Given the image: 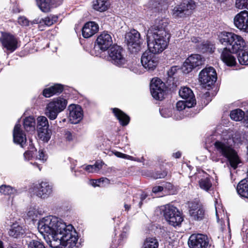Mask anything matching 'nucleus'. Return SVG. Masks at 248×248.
<instances>
[{
	"mask_svg": "<svg viewBox=\"0 0 248 248\" xmlns=\"http://www.w3.org/2000/svg\"><path fill=\"white\" fill-rule=\"evenodd\" d=\"M38 229L47 244L52 248H76L78 235L71 224L67 225L55 216L42 218L38 223Z\"/></svg>",
	"mask_w": 248,
	"mask_h": 248,
	"instance_id": "obj_1",
	"label": "nucleus"
},
{
	"mask_svg": "<svg viewBox=\"0 0 248 248\" xmlns=\"http://www.w3.org/2000/svg\"><path fill=\"white\" fill-rule=\"evenodd\" d=\"M242 141L241 135L238 132L229 130L223 132L219 139L213 143L214 152L211 154L210 158L215 162H218L221 157L227 159L233 169H235L240 163V159L234 149V145Z\"/></svg>",
	"mask_w": 248,
	"mask_h": 248,
	"instance_id": "obj_2",
	"label": "nucleus"
},
{
	"mask_svg": "<svg viewBox=\"0 0 248 248\" xmlns=\"http://www.w3.org/2000/svg\"><path fill=\"white\" fill-rule=\"evenodd\" d=\"M170 35L169 32L164 31L158 33L148 31L147 42L149 50L154 54H159L168 46Z\"/></svg>",
	"mask_w": 248,
	"mask_h": 248,
	"instance_id": "obj_3",
	"label": "nucleus"
},
{
	"mask_svg": "<svg viewBox=\"0 0 248 248\" xmlns=\"http://www.w3.org/2000/svg\"><path fill=\"white\" fill-rule=\"evenodd\" d=\"M246 46V43L243 37L234 33L230 46L222 50L220 55L221 60L229 66H234L236 61L232 53L243 50Z\"/></svg>",
	"mask_w": 248,
	"mask_h": 248,
	"instance_id": "obj_4",
	"label": "nucleus"
},
{
	"mask_svg": "<svg viewBox=\"0 0 248 248\" xmlns=\"http://www.w3.org/2000/svg\"><path fill=\"white\" fill-rule=\"evenodd\" d=\"M159 210L166 221L172 226H178L183 220L181 213L171 204H167L161 206Z\"/></svg>",
	"mask_w": 248,
	"mask_h": 248,
	"instance_id": "obj_5",
	"label": "nucleus"
},
{
	"mask_svg": "<svg viewBox=\"0 0 248 248\" xmlns=\"http://www.w3.org/2000/svg\"><path fill=\"white\" fill-rule=\"evenodd\" d=\"M67 104V100L62 97H59L53 99L46 107V116L50 120H55L58 114L65 108Z\"/></svg>",
	"mask_w": 248,
	"mask_h": 248,
	"instance_id": "obj_6",
	"label": "nucleus"
},
{
	"mask_svg": "<svg viewBox=\"0 0 248 248\" xmlns=\"http://www.w3.org/2000/svg\"><path fill=\"white\" fill-rule=\"evenodd\" d=\"M108 60L118 67H126L128 60L123 48L118 46H114L108 51Z\"/></svg>",
	"mask_w": 248,
	"mask_h": 248,
	"instance_id": "obj_7",
	"label": "nucleus"
},
{
	"mask_svg": "<svg viewBox=\"0 0 248 248\" xmlns=\"http://www.w3.org/2000/svg\"><path fill=\"white\" fill-rule=\"evenodd\" d=\"M195 8V4L193 1H187L174 7L171 14L175 19L183 18L191 15Z\"/></svg>",
	"mask_w": 248,
	"mask_h": 248,
	"instance_id": "obj_8",
	"label": "nucleus"
},
{
	"mask_svg": "<svg viewBox=\"0 0 248 248\" xmlns=\"http://www.w3.org/2000/svg\"><path fill=\"white\" fill-rule=\"evenodd\" d=\"M128 49L132 53H136L141 49V40L140 33L133 30L127 33L125 35Z\"/></svg>",
	"mask_w": 248,
	"mask_h": 248,
	"instance_id": "obj_9",
	"label": "nucleus"
},
{
	"mask_svg": "<svg viewBox=\"0 0 248 248\" xmlns=\"http://www.w3.org/2000/svg\"><path fill=\"white\" fill-rule=\"evenodd\" d=\"M112 40L111 35L107 32L100 34L96 40V45L94 47L96 56L101 57V52L106 51L112 45Z\"/></svg>",
	"mask_w": 248,
	"mask_h": 248,
	"instance_id": "obj_10",
	"label": "nucleus"
},
{
	"mask_svg": "<svg viewBox=\"0 0 248 248\" xmlns=\"http://www.w3.org/2000/svg\"><path fill=\"white\" fill-rule=\"evenodd\" d=\"M217 79V75L215 69L212 67H206L199 73V79L201 83L206 88L210 87Z\"/></svg>",
	"mask_w": 248,
	"mask_h": 248,
	"instance_id": "obj_11",
	"label": "nucleus"
},
{
	"mask_svg": "<svg viewBox=\"0 0 248 248\" xmlns=\"http://www.w3.org/2000/svg\"><path fill=\"white\" fill-rule=\"evenodd\" d=\"M204 62V59L201 55L192 54L184 62L182 67L183 72L189 73L193 69L202 65Z\"/></svg>",
	"mask_w": 248,
	"mask_h": 248,
	"instance_id": "obj_12",
	"label": "nucleus"
},
{
	"mask_svg": "<svg viewBox=\"0 0 248 248\" xmlns=\"http://www.w3.org/2000/svg\"><path fill=\"white\" fill-rule=\"evenodd\" d=\"M151 93L153 97L156 100L164 98L165 93V85L158 78L152 79L150 84Z\"/></svg>",
	"mask_w": 248,
	"mask_h": 248,
	"instance_id": "obj_13",
	"label": "nucleus"
},
{
	"mask_svg": "<svg viewBox=\"0 0 248 248\" xmlns=\"http://www.w3.org/2000/svg\"><path fill=\"white\" fill-rule=\"evenodd\" d=\"M188 244L190 248H207L209 245L208 238L201 233L192 234L189 238Z\"/></svg>",
	"mask_w": 248,
	"mask_h": 248,
	"instance_id": "obj_14",
	"label": "nucleus"
},
{
	"mask_svg": "<svg viewBox=\"0 0 248 248\" xmlns=\"http://www.w3.org/2000/svg\"><path fill=\"white\" fill-rule=\"evenodd\" d=\"M166 13L167 11H166L164 12L163 14L158 13L157 17L155 20L154 24L148 31L155 33L163 31L165 32H168L166 28L169 23V19L166 17Z\"/></svg>",
	"mask_w": 248,
	"mask_h": 248,
	"instance_id": "obj_15",
	"label": "nucleus"
},
{
	"mask_svg": "<svg viewBox=\"0 0 248 248\" xmlns=\"http://www.w3.org/2000/svg\"><path fill=\"white\" fill-rule=\"evenodd\" d=\"M152 52H144L141 58V62L145 69L148 70L153 71L156 67L158 63V59Z\"/></svg>",
	"mask_w": 248,
	"mask_h": 248,
	"instance_id": "obj_16",
	"label": "nucleus"
},
{
	"mask_svg": "<svg viewBox=\"0 0 248 248\" xmlns=\"http://www.w3.org/2000/svg\"><path fill=\"white\" fill-rule=\"evenodd\" d=\"M32 192L38 197L46 199L52 193V186L48 182H41L34 186Z\"/></svg>",
	"mask_w": 248,
	"mask_h": 248,
	"instance_id": "obj_17",
	"label": "nucleus"
},
{
	"mask_svg": "<svg viewBox=\"0 0 248 248\" xmlns=\"http://www.w3.org/2000/svg\"><path fill=\"white\" fill-rule=\"evenodd\" d=\"M233 23L238 29L248 33V11L244 10L236 14Z\"/></svg>",
	"mask_w": 248,
	"mask_h": 248,
	"instance_id": "obj_18",
	"label": "nucleus"
},
{
	"mask_svg": "<svg viewBox=\"0 0 248 248\" xmlns=\"http://www.w3.org/2000/svg\"><path fill=\"white\" fill-rule=\"evenodd\" d=\"M189 213L191 218L195 220H201L204 217L205 213L202 206L198 201L189 202Z\"/></svg>",
	"mask_w": 248,
	"mask_h": 248,
	"instance_id": "obj_19",
	"label": "nucleus"
},
{
	"mask_svg": "<svg viewBox=\"0 0 248 248\" xmlns=\"http://www.w3.org/2000/svg\"><path fill=\"white\" fill-rule=\"evenodd\" d=\"M69 120L71 123H78L83 118V112L81 107L78 105L72 104L68 107Z\"/></svg>",
	"mask_w": 248,
	"mask_h": 248,
	"instance_id": "obj_20",
	"label": "nucleus"
},
{
	"mask_svg": "<svg viewBox=\"0 0 248 248\" xmlns=\"http://www.w3.org/2000/svg\"><path fill=\"white\" fill-rule=\"evenodd\" d=\"M2 46L7 50L14 51L17 48V42L15 37L9 33H2L0 39Z\"/></svg>",
	"mask_w": 248,
	"mask_h": 248,
	"instance_id": "obj_21",
	"label": "nucleus"
},
{
	"mask_svg": "<svg viewBox=\"0 0 248 248\" xmlns=\"http://www.w3.org/2000/svg\"><path fill=\"white\" fill-rule=\"evenodd\" d=\"M99 30L98 25L93 21L85 24L82 30V35L84 38H90L95 34Z\"/></svg>",
	"mask_w": 248,
	"mask_h": 248,
	"instance_id": "obj_22",
	"label": "nucleus"
},
{
	"mask_svg": "<svg viewBox=\"0 0 248 248\" xmlns=\"http://www.w3.org/2000/svg\"><path fill=\"white\" fill-rule=\"evenodd\" d=\"M180 96L188 101V106H194L196 105V99L192 91L189 88L184 87L181 88L179 92Z\"/></svg>",
	"mask_w": 248,
	"mask_h": 248,
	"instance_id": "obj_23",
	"label": "nucleus"
},
{
	"mask_svg": "<svg viewBox=\"0 0 248 248\" xmlns=\"http://www.w3.org/2000/svg\"><path fill=\"white\" fill-rule=\"evenodd\" d=\"M13 139L15 143L23 147L26 142V137L20 128V125L16 124L13 130Z\"/></svg>",
	"mask_w": 248,
	"mask_h": 248,
	"instance_id": "obj_24",
	"label": "nucleus"
},
{
	"mask_svg": "<svg viewBox=\"0 0 248 248\" xmlns=\"http://www.w3.org/2000/svg\"><path fill=\"white\" fill-rule=\"evenodd\" d=\"M234 33L231 32L222 31L218 34V39L220 43L228 47L232 40Z\"/></svg>",
	"mask_w": 248,
	"mask_h": 248,
	"instance_id": "obj_25",
	"label": "nucleus"
},
{
	"mask_svg": "<svg viewBox=\"0 0 248 248\" xmlns=\"http://www.w3.org/2000/svg\"><path fill=\"white\" fill-rule=\"evenodd\" d=\"M26 228L17 223L13 224L9 231V234L13 237L22 236L25 233Z\"/></svg>",
	"mask_w": 248,
	"mask_h": 248,
	"instance_id": "obj_26",
	"label": "nucleus"
},
{
	"mask_svg": "<svg viewBox=\"0 0 248 248\" xmlns=\"http://www.w3.org/2000/svg\"><path fill=\"white\" fill-rule=\"evenodd\" d=\"M62 91L63 86L61 84H56L49 88L45 89L43 93L46 97H50L55 94L60 93Z\"/></svg>",
	"mask_w": 248,
	"mask_h": 248,
	"instance_id": "obj_27",
	"label": "nucleus"
},
{
	"mask_svg": "<svg viewBox=\"0 0 248 248\" xmlns=\"http://www.w3.org/2000/svg\"><path fill=\"white\" fill-rule=\"evenodd\" d=\"M113 112L117 119L119 121L120 124L123 126L127 125L130 121L129 117L120 109L114 108L112 109Z\"/></svg>",
	"mask_w": 248,
	"mask_h": 248,
	"instance_id": "obj_28",
	"label": "nucleus"
},
{
	"mask_svg": "<svg viewBox=\"0 0 248 248\" xmlns=\"http://www.w3.org/2000/svg\"><path fill=\"white\" fill-rule=\"evenodd\" d=\"M237 191L241 197L248 198V178L239 183L237 186Z\"/></svg>",
	"mask_w": 248,
	"mask_h": 248,
	"instance_id": "obj_29",
	"label": "nucleus"
},
{
	"mask_svg": "<svg viewBox=\"0 0 248 248\" xmlns=\"http://www.w3.org/2000/svg\"><path fill=\"white\" fill-rule=\"evenodd\" d=\"M36 1L38 7L43 12H49L52 8V0H36Z\"/></svg>",
	"mask_w": 248,
	"mask_h": 248,
	"instance_id": "obj_30",
	"label": "nucleus"
},
{
	"mask_svg": "<svg viewBox=\"0 0 248 248\" xmlns=\"http://www.w3.org/2000/svg\"><path fill=\"white\" fill-rule=\"evenodd\" d=\"M109 6L107 0H94L93 2V8L99 12L106 11Z\"/></svg>",
	"mask_w": 248,
	"mask_h": 248,
	"instance_id": "obj_31",
	"label": "nucleus"
},
{
	"mask_svg": "<svg viewBox=\"0 0 248 248\" xmlns=\"http://www.w3.org/2000/svg\"><path fill=\"white\" fill-rule=\"evenodd\" d=\"M23 125L28 132H34L35 129V121L33 117H28L24 119Z\"/></svg>",
	"mask_w": 248,
	"mask_h": 248,
	"instance_id": "obj_32",
	"label": "nucleus"
},
{
	"mask_svg": "<svg viewBox=\"0 0 248 248\" xmlns=\"http://www.w3.org/2000/svg\"><path fill=\"white\" fill-rule=\"evenodd\" d=\"M215 209L217 220L218 221L219 218H220V219H223L226 217L228 221V225L229 226L228 217L226 215L222 205L216 202L215 205Z\"/></svg>",
	"mask_w": 248,
	"mask_h": 248,
	"instance_id": "obj_33",
	"label": "nucleus"
},
{
	"mask_svg": "<svg viewBox=\"0 0 248 248\" xmlns=\"http://www.w3.org/2000/svg\"><path fill=\"white\" fill-rule=\"evenodd\" d=\"M158 242L155 237L147 238L143 245L142 248H157Z\"/></svg>",
	"mask_w": 248,
	"mask_h": 248,
	"instance_id": "obj_34",
	"label": "nucleus"
},
{
	"mask_svg": "<svg viewBox=\"0 0 248 248\" xmlns=\"http://www.w3.org/2000/svg\"><path fill=\"white\" fill-rule=\"evenodd\" d=\"M199 185L201 189L206 191H209L212 186L209 177H205L200 179L199 181Z\"/></svg>",
	"mask_w": 248,
	"mask_h": 248,
	"instance_id": "obj_35",
	"label": "nucleus"
},
{
	"mask_svg": "<svg viewBox=\"0 0 248 248\" xmlns=\"http://www.w3.org/2000/svg\"><path fill=\"white\" fill-rule=\"evenodd\" d=\"M245 113L240 109L232 110L230 113L231 118L235 121H241L244 117Z\"/></svg>",
	"mask_w": 248,
	"mask_h": 248,
	"instance_id": "obj_36",
	"label": "nucleus"
},
{
	"mask_svg": "<svg viewBox=\"0 0 248 248\" xmlns=\"http://www.w3.org/2000/svg\"><path fill=\"white\" fill-rule=\"evenodd\" d=\"M43 211L37 206L31 207L27 213L28 216L32 220L35 219L38 215L43 214Z\"/></svg>",
	"mask_w": 248,
	"mask_h": 248,
	"instance_id": "obj_37",
	"label": "nucleus"
},
{
	"mask_svg": "<svg viewBox=\"0 0 248 248\" xmlns=\"http://www.w3.org/2000/svg\"><path fill=\"white\" fill-rule=\"evenodd\" d=\"M38 136L40 139L45 142H47L51 137V131L47 128L46 129L38 130Z\"/></svg>",
	"mask_w": 248,
	"mask_h": 248,
	"instance_id": "obj_38",
	"label": "nucleus"
},
{
	"mask_svg": "<svg viewBox=\"0 0 248 248\" xmlns=\"http://www.w3.org/2000/svg\"><path fill=\"white\" fill-rule=\"evenodd\" d=\"M37 130L44 129H46L48 128L49 124L47 118L45 116H39L37 119Z\"/></svg>",
	"mask_w": 248,
	"mask_h": 248,
	"instance_id": "obj_39",
	"label": "nucleus"
},
{
	"mask_svg": "<svg viewBox=\"0 0 248 248\" xmlns=\"http://www.w3.org/2000/svg\"><path fill=\"white\" fill-rule=\"evenodd\" d=\"M239 63L242 65H248V50H245L238 56Z\"/></svg>",
	"mask_w": 248,
	"mask_h": 248,
	"instance_id": "obj_40",
	"label": "nucleus"
},
{
	"mask_svg": "<svg viewBox=\"0 0 248 248\" xmlns=\"http://www.w3.org/2000/svg\"><path fill=\"white\" fill-rule=\"evenodd\" d=\"M58 16L55 15H50L45 18H43V24L49 26L56 22L58 20Z\"/></svg>",
	"mask_w": 248,
	"mask_h": 248,
	"instance_id": "obj_41",
	"label": "nucleus"
},
{
	"mask_svg": "<svg viewBox=\"0 0 248 248\" xmlns=\"http://www.w3.org/2000/svg\"><path fill=\"white\" fill-rule=\"evenodd\" d=\"M16 189L9 186L2 185L0 186V192L4 195H11L16 192Z\"/></svg>",
	"mask_w": 248,
	"mask_h": 248,
	"instance_id": "obj_42",
	"label": "nucleus"
},
{
	"mask_svg": "<svg viewBox=\"0 0 248 248\" xmlns=\"http://www.w3.org/2000/svg\"><path fill=\"white\" fill-rule=\"evenodd\" d=\"M30 150L26 151L24 154V157L25 160H30L33 158L36 155L37 150L31 145Z\"/></svg>",
	"mask_w": 248,
	"mask_h": 248,
	"instance_id": "obj_43",
	"label": "nucleus"
},
{
	"mask_svg": "<svg viewBox=\"0 0 248 248\" xmlns=\"http://www.w3.org/2000/svg\"><path fill=\"white\" fill-rule=\"evenodd\" d=\"M193 107V106H188V101L186 100V101H179L176 103V105L177 110L180 112L185 109L186 108H190Z\"/></svg>",
	"mask_w": 248,
	"mask_h": 248,
	"instance_id": "obj_44",
	"label": "nucleus"
},
{
	"mask_svg": "<svg viewBox=\"0 0 248 248\" xmlns=\"http://www.w3.org/2000/svg\"><path fill=\"white\" fill-rule=\"evenodd\" d=\"M235 7L239 9H248V0H235Z\"/></svg>",
	"mask_w": 248,
	"mask_h": 248,
	"instance_id": "obj_45",
	"label": "nucleus"
},
{
	"mask_svg": "<svg viewBox=\"0 0 248 248\" xmlns=\"http://www.w3.org/2000/svg\"><path fill=\"white\" fill-rule=\"evenodd\" d=\"M28 248H45V247L41 242L32 240L28 244Z\"/></svg>",
	"mask_w": 248,
	"mask_h": 248,
	"instance_id": "obj_46",
	"label": "nucleus"
},
{
	"mask_svg": "<svg viewBox=\"0 0 248 248\" xmlns=\"http://www.w3.org/2000/svg\"><path fill=\"white\" fill-rule=\"evenodd\" d=\"M114 155L117 157H118L120 158L127 159L130 160L139 161V160L138 159H136L135 158H134V157H133L132 156L122 153L121 152H115L114 153Z\"/></svg>",
	"mask_w": 248,
	"mask_h": 248,
	"instance_id": "obj_47",
	"label": "nucleus"
},
{
	"mask_svg": "<svg viewBox=\"0 0 248 248\" xmlns=\"http://www.w3.org/2000/svg\"><path fill=\"white\" fill-rule=\"evenodd\" d=\"M104 181H108V179H107V178H105V179L101 178L98 180H93L91 181L90 183H91V185L94 187L100 186V183L101 182H104Z\"/></svg>",
	"mask_w": 248,
	"mask_h": 248,
	"instance_id": "obj_48",
	"label": "nucleus"
},
{
	"mask_svg": "<svg viewBox=\"0 0 248 248\" xmlns=\"http://www.w3.org/2000/svg\"><path fill=\"white\" fill-rule=\"evenodd\" d=\"M161 115L164 118H167L171 116V113L170 111L166 108H162L160 110Z\"/></svg>",
	"mask_w": 248,
	"mask_h": 248,
	"instance_id": "obj_49",
	"label": "nucleus"
},
{
	"mask_svg": "<svg viewBox=\"0 0 248 248\" xmlns=\"http://www.w3.org/2000/svg\"><path fill=\"white\" fill-rule=\"evenodd\" d=\"M36 158L43 162L46 160V155L42 150H39L38 155L36 156Z\"/></svg>",
	"mask_w": 248,
	"mask_h": 248,
	"instance_id": "obj_50",
	"label": "nucleus"
},
{
	"mask_svg": "<svg viewBox=\"0 0 248 248\" xmlns=\"http://www.w3.org/2000/svg\"><path fill=\"white\" fill-rule=\"evenodd\" d=\"M18 22L19 24L23 26H28L29 25V21L25 17H20L18 19Z\"/></svg>",
	"mask_w": 248,
	"mask_h": 248,
	"instance_id": "obj_51",
	"label": "nucleus"
},
{
	"mask_svg": "<svg viewBox=\"0 0 248 248\" xmlns=\"http://www.w3.org/2000/svg\"><path fill=\"white\" fill-rule=\"evenodd\" d=\"M163 190H164L163 186H154L153 188L152 191H153V192H154L155 193H157L159 192L163 191Z\"/></svg>",
	"mask_w": 248,
	"mask_h": 248,
	"instance_id": "obj_52",
	"label": "nucleus"
},
{
	"mask_svg": "<svg viewBox=\"0 0 248 248\" xmlns=\"http://www.w3.org/2000/svg\"><path fill=\"white\" fill-rule=\"evenodd\" d=\"M95 167H93V165H88L86 166L84 169L89 172H96L95 170Z\"/></svg>",
	"mask_w": 248,
	"mask_h": 248,
	"instance_id": "obj_53",
	"label": "nucleus"
},
{
	"mask_svg": "<svg viewBox=\"0 0 248 248\" xmlns=\"http://www.w3.org/2000/svg\"><path fill=\"white\" fill-rule=\"evenodd\" d=\"M177 67L173 66L168 71V74L169 77H172L177 71Z\"/></svg>",
	"mask_w": 248,
	"mask_h": 248,
	"instance_id": "obj_54",
	"label": "nucleus"
},
{
	"mask_svg": "<svg viewBox=\"0 0 248 248\" xmlns=\"http://www.w3.org/2000/svg\"><path fill=\"white\" fill-rule=\"evenodd\" d=\"M65 138L67 140L71 141L73 139V136L71 132L67 131L65 133Z\"/></svg>",
	"mask_w": 248,
	"mask_h": 248,
	"instance_id": "obj_55",
	"label": "nucleus"
},
{
	"mask_svg": "<svg viewBox=\"0 0 248 248\" xmlns=\"http://www.w3.org/2000/svg\"><path fill=\"white\" fill-rule=\"evenodd\" d=\"M93 167H95V170L96 172L98 171L102 168V162H96L94 165H93Z\"/></svg>",
	"mask_w": 248,
	"mask_h": 248,
	"instance_id": "obj_56",
	"label": "nucleus"
},
{
	"mask_svg": "<svg viewBox=\"0 0 248 248\" xmlns=\"http://www.w3.org/2000/svg\"><path fill=\"white\" fill-rule=\"evenodd\" d=\"M43 18H36L33 20L31 22L32 24H38L39 25H43Z\"/></svg>",
	"mask_w": 248,
	"mask_h": 248,
	"instance_id": "obj_57",
	"label": "nucleus"
},
{
	"mask_svg": "<svg viewBox=\"0 0 248 248\" xmlns=\"http://www.w3.org/2000/svg\"><path fill=\"white\" fill-rule=\"evenodd\" d=\"M147 197V195L144 193H142L140 195V202L139 203V205L141 207L142 201H144Z\"/></svg>",
	"mask_w": 248,
	"mask_h": 248,
	"instance_id": "obj_58",
	"label": "nucleus"
},
{
	"mask_svg": "<svg viewBox=\"0 0 248 248\" xmlns=\"http://www.w3.org/2000/svg\"><path fill=\"white\" fill-rule=\"evenodd\" d=\"M243 119H244V123L245 125L248 127V111L247 112L245 116H244Z\"/></svg>",
	"mask_w": 248,
	"mask_h": 248,
	"instance_id": "obj_59",
	"label": "nucleus"
},
{
	"mask_svg": "<svg viewBox=\"0 0 248 248\" xmlns=\"http://www.w3.org/2000/svg\"><path fill=\"white\" fill-rule=\"evenodd\" d=\"M191 41L193 42V43H199L200 41V39L197 38V37H193L191 38Z\"/></svg>",
	"mask_w": 248,
	"mask_h": 248,
	"instance_id": "obj_60",
	"label": "nucleus"
},
{
	"mask_svg": "<svg viewBox=\"0 0 248 248\" xmlns=\"http://www.w3.org/2000/svg\"><path fill=\"white\" fill-rule=\"evenodd\" d=\"M127 233L126 232H123L120 235V239L121 240H123L125 238L127 237Z\"/></svg>",
	"mask_w": 248,
	"mask_h": 248,
	"instance_id": "obj_61",
	"label": "nucleus"
},
{
	"mask_svg": "<svg viewBox=\"0 0 248 248\" xmlns=\"http://www.w3.org/2000/svg\"><path fill=\"white\" fill-rule=\"evenodd\" d=\"M181 155V153L179 152H177L173 154V156L176 158H179Z\"/></svg>",
	"mask_w": 248,
	"mask_h": 248,
	"instance_id": "obj_62",
	"label": "nucleus"
},
{
	"mask_svg": "<svg viewBox=\"0 0 248 248\" xmlns=\"http://www.w3.org/2000/svg\"><path fill=\"white\" fill-rule=\"evenodd\" d=\"M31 164H32L33 166H34L35 167L38 168L39 170H41V168L40 167V166L37 163L34 162V163H33L32 162H31Z\"/></svg>",
	"mask_w": 248,
	"mask_h": 248,
	"instance_id": "obj_63",
	"label": "nucleus"
},
{
	"mask_svg": "<svg viewBox=\"0 0 248 248\" xmlns=\"http://www.w3.org/2000/svg\"><path fill=\"white\" fill-rule=\"evenodd\" d=\"M124 206L125 210H127V211L129 210L130 208V205H128L127 204H124Z\"/></svg>",
	"mask_w": 248,
	"mask_h": 248,
	"instance_id": "obj_64",
	"label": "nucleus"
}]
</instances>
